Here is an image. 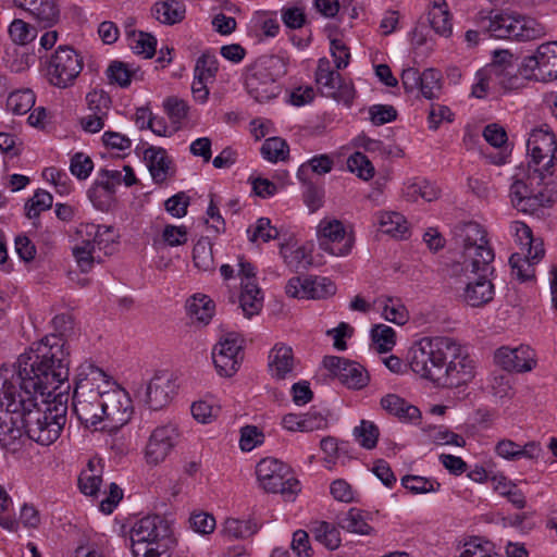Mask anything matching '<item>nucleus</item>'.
Masks as SVG:
<instances>
[{"instance_id": "obj_1", "label": "nucleus", "mask_w": 557, "mask_h": 557, "mask_svg": "<svg viewBox=\"0 0 557 557\" xmlns=\"http://www.w3.org/2000/svg\"><path fill=\"white\" fill-rule=\"evenodd\" d=\"M58 334L45 336L15 362L0 367V383H66L70 375L69 351L64 336L74 329L73 318L61 313L53 318Z\"/></svg>"}, {"instance_id": "obj_2", "label": "nucleus", "mask_w": 557, "mask_h": 557, "mask_svg": "<svg viewBox=\"0 0 557 557\" xmlns=\"http://www.w3.org/2000/svg\"><path fill=\"white\" fill-rule=\"evenodd\" d=\"M455 236L462 247V262L451 265L450 276L463 285V300L479 308L494 298V285L490 275L494 273V250L486 231L476 222H467L456 227Z\"/></svg>"}, {"instance_id": "obj_3", "label": "nucleus", "mask_w": 557, "mask_h": 557, "mask_svg": "<svg viewBox=\"0 0 557 557\" xmlns=\"http://www.w3.org/2000/svg\"><path fill=\"white\" fill-rule=\"evenodd\" d=\"M528 152L531 157L527 182L516 181L510 187L511 202L517 210L534 214L557 200V190L550 187L552 168L557 160L555 135L543 128L533 129L529 136Z\"/></svg>"}, {"instance_id": "obj_4", "label": "nucleus", "mask_w": 557, "mask_h": 557, "mask_svg": "<svg viewBox=\"0 0 557 557\" xmlns=\"http://www.w3.org/2000/svg\"><path fill=\"white\" fill-rule=\"evenodd\" d=\"M63 386L36 387L37 405L25 406L23 431L40 445L55 442L66 423L71 385Z\"/></svg>"}, {"instance_id": "obj_5", "label": "nucleus", "mask_w": 557, "mask_h": 557, "mask_svg": "<svg viewBox=\"0 0 557 557\" xmlns=\"http://www.w3.org/2000/svg\"><path fill=\"white\" fill-rule=\"evenodd\" d=\"M129 391L115 385L111 391L100 392L90 385H75L73 406L78 419L86 425L96 426L103 418L125 422L132 410Z\"/></svg>"}, {"instance_id": "obj_6", "label": "nucleus", "mask_w": 557, "mask_h": 557, "mask_svg": "<svg viewBox=\"0 0 557 557\" xmlns=\"http://www.w3.org/2000/svg\"><path fill=\"white\" fill-rule=\"evenodd\" d=\"M36 387L48 385H2L0 389V445L16 450L23 435L25 406H36Z\"/></svg>"}, {"instance_id": "obj_7", "label": "nucleus", "mask_w": 557, "mask_h": 557, "mask_svg": "<svg viewBox=\"0 0 557 557\" xmlns=\"http://www.w3.org/2000/svg\"><path fill=\"white\" fill-rule=\"evenodd\" d=\"M458 350V343L447 336L422 337L408 350V366L421 379L436 381L449 356Z\"/></svg>"}, {"instance_id": "obj_8", "label": "nucleus", "mask_w": 557, "mask_h": 557, "mask_svg": "<svg viewBox=\"0 0 557 557\" xmlns=\"http://www.w3.org/2000/svg\"><path fill=\"white\" fill-rule=\"evenodd\" d=\"M133 557H162L174 542L169 522L160 516H147L131 529Z\"/></svg>"}, {"instance_id": "obj_9", "label": "nucleus", "mask_w": 557, "mask_h": 557, "mask_svg": "<svg viewBox=\"0 0 557 557\" xmlns=\"http://www.w3.org/2000/svg\"><path fill=\"white\" fill-rule=\"evenodd\" d=\"M280 60L272 55H262L245 70L244 82L248 95L257 102H267L281 94L277 82Z\"/></svg>"}, {"instance_id": "obj_10", "label": "nucleus", "mask_w": 557, "mask_h": 557, "mask_svg": "<svg viewBox=\"0 0 557 557\" xmlns=\"http://www.w3.org/2000/svg\"><path fill=\"white\" fill-rule=\"evenodd\" d=\"M545 33V26L534 18L502 13L488 17L483 35L488 34L490 37L498 39L529 41L543 37Z\"/></svg>"}, {"instance_id": "obj_11", "label": "nucleus", "mask_w": 557, "mask_h": 557, "mask_svg": "<svg viewBox=\"0 0 557 557\" xmlns=\"http://www.w3.org/2000/svg\"><path fill=\"white\" fill-rule=\"evenodd\" d=\"M259 485L268 493H280L286 500H293L300 491L299 481L289 466L275 458H264L256 467Z\"/></svg>"}, {"instance_id": "obj_12", "label": "nucleus", "mask_w": 557, "mask_h": 557, "mask_svg": "<svg viewBox=\"0 0 557 557\" xmlns=\"http://www.w3.org/2000/svg\"><path fill=\"white\" fill-rule=\"evenodd\" d=\"M84 66L81 54L69 46H60L48 65V79L59 88L72 86Z\"/></svg>"}, {"instance_id": "obj_13", "label": "nucleus", "mask_w": 557, "mask_h": 557, "mask_svg": "<svg viewBox=\"0 0 557 557\" xmlns=\"http://www.w3.org/2000/svg\"><path fill=\"white\" fill-rule=\"evenodd\" d=\"M315 83L325 97L350 106L355 98V88L351 82L345 81L338 72L332 69L331 62L322 58L318 62Z\"/></svg>"}, {"instance_id": "obj_14", "label": "nucleus", "mask_w": 557, "mask_h": 557, "mask_svg": "<svg viewBox=\"0 0 557 557\" xmlns=\"http://www.w3.org/2000/svg\"><path fill=\"white\" fill-rule=\"evenodd\" d=\"M244 339L237 333H227L214 346L212 359L222 377H231L237 372L243 361Z\"/></svg>"}, {"instance_id": "obj_15", "label": "nucleus", "mask_w": 557, "mask_h": 557, "mask_svg": "<svg viewBox=\"0 0 557 557\" xmlns=\"http://www.w3.org/2000/svg\"><path fill=\"white\" fill-rule=\"evenodd\" d=\"M524 76L541 82L557 78V41L542 44L535 54L523 61Z\"/></svg>"}, {"instance_id": "obj_16", "label": "nucleus", "mask_w": 557, "mask_h": 557, "mask_svg": "<svg viewBox=\"0 0 557 557\" xmlns=\"http://www.w3.org/2000/svg\"><path fill=\"white\" fill-rule=\"evenodd\" d=\"M180 438L178 428L169 423L156 428L150 434L146 448L145 460L149 466L162 463L176 446Z\"/></svg>"}, {"instance_id": "obj_17", "label": "nucleus", "mask_w": 557, "mask_h": 557, "mask_svg": "<svg viewBox=\"0 0 557 557\" xmlns=\"http://www.w3.org/2000/svg\"><path fill=\"white\" fill-rule=\"evenodd\" d=\"M320 248L333 256H346L350 252L354 239L346 233L344 224L336 219H323L318 225Z\"/></svg>"}, {"instance_id": "obj_18", "label": "nucleus", "mask_w": 557, "mask_h": 557, "mask_svg": "<svg viewBox=\"0 0 557 557\" xmlns=\"http://www.w3.org/2000/svg\"><path fill=\"white\" fill-rule=\"evenodd\" d=\"M323 366L327 371L325 380H337L341 383H361L370 380L363 366L343 357L326 356L323 358Z\"/></svg>"}, {"instance_id": "obj_19", "label": "nucleus", "mask_w": 557, "mask_h": 557, "mask_svg": "<svg viewBox=\"0 0 557 557\" xmlns=\"http://www.w3.org/2000/svg\"><path fill=\"white\" fill-rule=\"evenodd\" d=\"M534 351L529 346L500 347L495 351V362L509 372L531 371L535 366Z\"/></svg>"}, {"instance_id": "obj_20", "label": "nucleus", "mask_w": 557, "mask_h": 557, "mask_svg": "<svg viewBox=\"0 0 557 557\" xmlns=\"http://www.w3.org/2000/svg\"><path fill=\"white\" fill-rule=\"evenodd\" d=\"M137 403L147 405L152 410L166 406L175 393L173 385H128Z\"/></svg>"}, {"instance_id": "obj_21", "label": "nucleus", "mask_w": 557, "mask_h": 557, "mask_svg": "<svg viewBox=\"0 0 557 557\" xmlns=\"http://www.w3.org/2000/svg\"><path fill=\"white\" fill-rule=\"evenodd\" d=\"M474 361L469 357L465 348L458 344V350L449 356L445 366V373L457 383H469L475 377Z\"/></svg>"}, {"instance_id": "obj_22", "label": "nucleus", "mask_w": 557, "mask_h": 557, "mask_svg": "<svg viewBox=\"0 0 557 557\" xmlns=\"http://www.w3.org/2000/svg\"><path fill=\"white\" fill-rule=\"evenodd\" d=\"M14 3L28 11L45 27L51 26L59 18L55 0H14Z\"/></svg>"}, {"instance_id": "obj_23", "label": "nucleus", "mask_w": 557, "mask_h": 557, "mask_svg": "<svg viewBox=\"0 0 557 557\" xmlns=\"http://www.w3.org/2000/svg\"><path fill=\"white\" fill-rule=\"evenodd\" d=\"M145 159L148 162V169L154 183L162 184L172 175V161L165 149L149 147L145 150Z\"/></svg>"}, {"instance_id": "obj_24", "label": "nucleus", "mask_w": 557, "mask_h": 557, "mask_svg": "<svg viewBox=\"0 0 557 557\" xmlns=\"http://www.w3.org/2000/svg\"><path fill=\"white\" fill-rule=\"evenodd\" d=\"M295 364L293 349L286 345H275L269 354V370L275 380H286Z\"/></svg>"}, {"instance_id": "obj_25", "label": "nucleus", "mask_w": 557, "mask_h": 557, "mask_svg": "<svg viewBox=\"0 0 557 557\" xmlns=\"http://www.w3.org/2000/svg\"><path fill=\"white\" fill-rule=\"evenodd\" d=\"M403 195L406 200L411 202L418 199L430 202L438 198L440 189L425 178L414 177L404 184Z\"/></svg>"}, {"instance_id": "obj_26", "label": "nucleus", "mask_w": 557, "mask_h": 557, "mask_svg": "<svg viewBox=\"0 0 557 557\" xmlns=\"http://www.w3.org/2000/svg\"><path fill=\"white\" fill-rule=\"evenodd\" d=\"M496 453L498 456L508 460H517L520 458L535 459L541 453V447L535 442H529L524 446H520L510 440H503L497 443Z\"/></svg>"}, {"instance_id": "obj_27", "label": "nucleus", "mask_w": 557, "mask_h": 557, "mask_svg": "<svg viewBox=\"0 0 557 557\" xmlns=\"http://www.w3.org/2000/svg\"><path fill=\"white\" fill-rule=\"evenodd\" d=\"M511 228L515 231L517 242L520 245V253H533L535 259H542L545 255V249L542 239L534 238L532 230L523 222L515 221Z\"/></svg>"}, {"instance_id": "obj_28", "label": "nucleus", "mask_w": 557, "mask_h": 557, "mask_svg": "<svg viewBox=\"0 0 557 557\" xmlns=\"http://www.w3.org/2000/svg\"><path fill=\"white\" fill-rule=\"evenodd\" d=\"M381 406L388 413L396 416L403 421L413 422L421 418V411L418 407L408 404L404 398L387 394L381 399Z\"/></svg>"}, {"instance_id": "obj_29", "label": "nucleus", "mask_w": 557, "mask_h": 557, "mask_svg": "<svg viewBox=\"0 0 557 557\" xmlns=\"http://www.w3.org/2000/svg\"><path fill=\"white\" fill-rule=\"evenodd\" d=\"M239 304L246 317L257 314L261 310L263 296L256 282H242Z\"/></svg>"}, {"instance_id": "obj_30", "label": "nucleus", "mask_w": 557, "mask_h": 557, "mask_svg": "<svg viewBox=\"0 0 557 557\" xmlns=\"http://www.w3.org/2000/svg\"><path fill=\"white\" fill-rule=\"evenodd\" d=\"M280 253L287 267L294 271L306 269L312 263L310 250L306 246L284 244Z\"/></svg>"}, {"instance_id": "obj_31", "label": "nucleus", "mask_w": 557, "mask_h": 557, "mask_svg": "<svg viewBox=\"0 0 557 557\" xmlns=\"http://www.w3.org/2000/svg\"><path fill=\"white\" fill-rule=\"evenodd\" d=\"M154 17L163 24H175L185 17V5L175 0L157 2L152 8Z\"/></svg>"}, {"instance_id": "obj_32", "label": "nucleus", "mask_w": 557, "mask_h": 557, "mask_svg": "<svg viewBox=\"0 0 557 557\" xmlns=\"http://www.w3.org/2000/svg\"><path fill=\"white\" fill-rule=\"evenodd\" d=\"M380 231L394 237H404L408 231L405 218L398 212H377L375 214Z\"/></svg>"}, {"instance_id": "obj_33", "label": "nucleus", "mask_w": 557, "mask_h": 557, "mask_svg": "<svg viewBox=\"0 0 557 557\" xmlns=\"http://www.w3.org/2000/svg\"><path fill=\"white\" fill-rule=\"evenodd\" d=\"M429 22L434 32L443 37H449L453 32V24L447 4L434 3L428 13Z\"/></svg>"}, {"instance_id": "obj_34", "label": "nucleus", "mask_w": 557, "mask_h": 557, "mask_svg": "<svg viewBox=\"0 0 557 557\" xmlns=\"http://www.w3.org/2000/svg\"><path fill=\"white\" fill-rule=\"evenodd\" d=\"M532 255L515 252L509 258L512 275L521 282L532 280L535 276L534 264L541 259H535Z\"/></svg>"}, {"instance_id": "obj_35", "label": "nucleus", "mask_w": 557, "mask_h": 557, "mask_svg": "<svg viewBox=\"0 0 557 557\" xmlns=\"http://www.w3.org/2000/svg\"><path fill=\"white\" fill-rule=\"evenodd\" d=\"M214 302L207 295H195L187 304V309L191 318L202 324H208L214 314Z\"/></svg>"}, {"instance_id": "obj_36", "label": "nucleus", "mask_w": 557, "mask_h": 557, "mask_svg": "<svg viewBox=\"0 0 557 557\" xmlns=\"http://www.w3.org/2000/svg\"><path fill=\"white\" fill-rule=\"evenodd\" d=\"M314 539L329 549H336L341 545L339 531L325 521L314 522L310 529Z\"/></svg>"}, {"instance_id": "obj_37", "label": "nucleus", "mask_w": 557, "mask_h": 557, "mask_svg": "<svg viewBox=\"0 0 557 557\" xmlns=\"http://www.w3.org/2000/svg\"><path fill=\"white\" fill-rule=\"evenodd\" d=\"M194 265L200 271H214L212 245L208 238L199 239L193 249Z\"/></svg>"}, {"instance_id": "obj_38", "label": "nucleus", "mask_w": 557, "mask_h": 557, "mask_svg": "<svg viewBox=\"0 0 557 557\" xmlns=\"http://www.w3.org/2000/svg\"><path fill=\"white\" fill-rule=\"evenodd\" d=\"M106 73L110 84H116L122 88H126L131 85L137 70L131 67L125 62L114 60L110 63Z\"/></svg>"}, {"instance_id": "obj_39", "label": "nucleus", "mask_w": 557, "mask_h": 557, "mask_svg": "<svg viewBox=\"0 0 557 557\" xmlns=\"http://www.w3.org/2000/svg\"><path fill=\"white\" fill-rule=\"evenodd\" d=\"M94 238L90 240L94 249L103 251L104 255H112L116 244V233L111 226L92 225Z\"/></svg>"}, {"instance_id": "obj_40", "label": "nucleus", "mask_w": 557, "mask_h": 557, "mask_svg": "<svg viewBox=\"0 0 557 557\" xmlns=\"http://www.w3.org/2000/svg\"><path fill=\"white\" fill-rule=\"evenodd\" d=\"M441 73L435 69H426L421 73L418 89L429 100L440 97L442 90Z\"/></svg>"}, {"instance_id": "obj_41", "label": "nucleus", "mask_w": 557, "mask_h": 557, "mask_svg": "<svg viewBox=\"0 0 557 557\" xmlns=\"http://www.w3.org/2000/svg\"><path fill=\"white\" fill-rule=\"evenodd\" d=\"M338 523L342 529L350 533L369 534L372 529L367 522L362 511L357 508H350L339 518Z\"/></svg>"}, {"instance_id": "obj_42", "label": "nucleus", "mask_w": 557, "mask_h": 557, "mask_svg": "<svg viewBox=\"0 0 557 557\" xmlns=\"http://www.w3.org/2000/svg\"><path fill=\"white\" fill-rule=\"evenodd\" d=\"M35 104V95L30 89L16 90L9 95L7 109L13 114H26Z\"/></svg>"}, {"instance_id": "obj_43", "label": "nucleus", "mask_w": 557, "mask_h": 557, "mask_svg": "<svg viewBox=\"0 0 557 557\" xmlns=\"http://www.w3.org/2000/svg\"><path fill=\"white\" fill-rule=\"evenodd\" d=\"M400 483L414 495L437 492L441 487V484L434 479L410 474L403 476Z\"/></svg>"}, {"instance_id": "obj_44", "label": "nucleus", "mask_w": 557, "mask_h": 557, "mask_svg": "<svg viewBox=\"0 0 557 557\" xmlns=\"http://www.w3.org/2000/svg\"><path fill=\"white\" fill-rule=\"evenodd\" d=\"M371 338L375 349L383 354L393 349L396 344V333L386 324H376L371 330Z\"/></svg>"}, {"instance_id": "obj_45", "label": "nucleus", "mask_w": 557, "mask_h": 557, "mask_svg": "<svg viewBox=\"0 0 557 557\" xmlns=\"http://www.w3.org/2000/svg\"><path fill=\"white\" fill-rule=\"evenodd\" d=\"M127 41L133 52L143 55L145 59H150L156 53L157 39L149 33L140 30Z\"/></svg>"}, {"instance_id": "obj_46", "label": "nucleus", "mask_w": 557, "mask_h": 557, "mask_svg": "<svg viewBox=\"0 0 557 557\" xmlns=\"http://www.w3.org/2000/svg\"><path fill=\"white\" fill-rule=\"evenodd\" d=\"M113 380L103 369L96 366L94 362L85 361L77 369L73 383L97 382L110 383Z\"/></svg>"}, {"instance_id": "obj_47", "label": "nucleus", "mask_w": 557, "mask_h": 557, "mask_svg": "<svg viewBox=\"0 0 557 557\" xmlns=\"http://www.w3.org/2000/svg\"><path fill=\"white\" fill-rule=\"evenodd\" d=\"M334 160L329 154H318L312 157L308 162L301 164L298 170L297 176L300 181L306 182V173L312 171L318 175L326 174L332 171Z\"/></svg>"}, {"instance_id": "obj_48", "label": "nucleus", "mask_w": 557, "mask_h": 557, "mask_svg": "<svg viewBox=\"0 0 557 557\" xmlns=\"http://www.w3.org/2000/svg\"><path fill=\"white\" fill-rule=\"evenodd\" d=\"M289 148L287 143L280 137H271L261 146L262 157L270 162L283 161L287 158Z\"/></svg>"}, {"instance_id": "obj_49", "label": "nucleus", "mask_w": 557, "mask_h": 557, "mask_svg": "<svg viewBox=\"0 0 557 557\" xmlns=\"http://www.w3.org/2000/svg\"><path fill=\"white\" fill-rule=\"evenodd\" d=\"M354 436L363 448L372 449L376 446L380 431L373 422L361 420L360 424L354 429Z\"/></svg>"}, {"instance_id": "obj_50", "label": "nucleus", "mask_w": 557, "mask_h": 557, "mask_svg": "<svg viewBox=\"0 0 557 557\" xmlns=\"http://www.w3.org/2000/svg\"><path fill=\"white\" fill-rule=\"evenodd\" d=\"M53 197L50 193L38 189L35 191L33 198L25 203V213L28 219H36L39 216L41 211H46L51 208Z\"/></svg>"}, {"instance_id": "obj_51", "label": "nucleus", "mask_w": 557, "mask_h": 557, "mask_svg": "<svg viewBox=\"0 0 557 557\" xmlns=\"http://www.w3.org/2000/svg\"><path fill=\"white\" fill-rule=\"evenodd\" d=\"M102 479L92 469L91 462L88 463V469L83 470L78 476V487L81 492L90 497H97L100 492Z\"/></svg>"}, {"instance_id": "obj_52", "label": "nucleus", "mask_w": 557, "mask_h": 557, "mask_svg": "<svg viewBox=\"0 0 557 557\" xmlns=\"http://www.w3.org/2000/svg\"><path fill=\"white\" fill-rule=\"evenodd\" d=\"M494 546L481 537H472L463 545L459 557H495Z\"/></svg>"}, {"instance_id": "obj_53", "label": "nucleus", "mask_w": 557, "mask_h": 557, "mask_svg": "<svg viewBox=\"0 0 557 557\" xmlns=\"http://www.w3.org/2000/svg\"><path fill=\"white\" fill-rule=\"evenodd\" d=\"M347 168L356 173L358 177L368 181L374 175V168L368 157L362 152H355L347 160Z\"/></svg>"}, {"instance_id": "obj_54", "label": "nucleus", "mask_w": 557, "mask_h": 557, "mask_svg": "<svg viewBox=\"0 0 557 557\" xmlns=\"http://www.w3.org/2000/svg\"><path fill=\"white\" fill-rule=\"evenodd\" d=\"M96 249L90 245V240H83L81 245L73 248V256L77 267L84 273L89 272L96 261Z\"/></svg>"}, {"instance_id": "obj_55", "label": "nucleus", "mask_w": 557, "mask_h": 557, "mask_svg": "<svg viewBox=\"0 0 557 557\" xmlns=\"http://www.w3.org/2000/svg\"><path fill=\"white\" fill-rule=\"evenodd\" d=\"M257 532V524L251 521L227 519L224 523V533L232 539H245Z\"/></svg>"}, {"instance_id": "obj_56", "label": "nucleus", "mask_w": 557, "mask_h": 557, "mask_svg": "<svg viewBox=\"0 0 557 557\" xmlns=\"http://www.w3.org/2000/svg\"><path fill=\"white\" fill-rule=\"evenodd\" d=\"M218 72V60L214 54L202 53L195 65L194 76L200 79H213Z\"/></svg>"}, {"instance_id": "obj_57", "label": "nucleus", "mask_w": 557, "mask_h": 557, "mask_svg": "<svg viewBox=\"0 0 557 557\" xmlns=\"http://www.w3.org/2000/svg\"><path fill=\"white\" fill-rule=\"evenodd\" d=\"M249 235V239L251 242H257L261 239L264 243H268L271 239L277 237V230L271 225V221L268 218H260L253 227H249L247 230Z\"/></svg>"}, {"instance_id": "obj_58", "label": "nucleus", "mask_w": 557, "mask_h": 557, "mask_svg": "<svg viewBox=\"0 0 557 557\" xmlns=\"http://www.w3.org/2000/svg\"><path fill=\"white\" fill-rule=\"evenodd\" d=\"M9 34L11 39L17 45H26L36 37V30L23 20H14L10 27Z\"/></svg>"}, {"instance_id": "obj_59", "label": "nucleus", "mask_w": 557, "mask_h": 557, "mask_svg": "<svg viewBox=\"0 0 557 557\" xmlns=\"http://www.w3.org/2000/svg\"><path fill=\"white\" fill-rule=\"evenodd\" d=\"M122 184V171L101 169L99 171V177L96 181V186L101 187L107 195L111 198L116 187Z\"/></svg>"}, {"instance_id": "obj_60", "label": "nucleus", "mask_w": 557, "mask_h": 557, "mask_svg": "<svg viewBox=\"0 0 557 557\" xmlns=\"http://www.w3.org/2000/svg\"><path fill=\"white\" fill-rule=\"evenodd\" d=\"M46 181L54 185L55 190L60 195H67L71 191V180L69 175L54 166L47 168L42 172Z\"/></svg>"}, {"instance_id": "obj_61", "label": "nucleus", "mask_w": 557, "mask_h": 557, "mask_svg": "<svg viewBox=\"0 0 557 557\" xmlns=\"http://www.w3.org/2000/svg\"><path fill=\"white\" fill-rule=\"evenodd\" d=\"M313 420L311 417L302 418L296 413H288L283 417L282 425L290 432H311L318 428Z\"/></svg>"}, {"instance_id": "obj_62", "label": "nucleus", "mask_w": 557, "mask_h": 557, "mask_svg": "<svg viewBox=\"0 0 557 557\" xmlns=\"http://www.w3.org/2000/svg\"><path fill=\"white\" fill-rule=\"evenodd\" d=\"M86 101L88 108L92 113L108 115L112 100L108 92L104 90H92L87 94Z\"/></svg>"}, {"instance_id": "obj_63", "label": "nucleus", "mask_w": 557, "mask_h": 557, "mask_svg": "<svg viewBox=\"0 0 557 557\" xmlns=\"http://www.w3.org/2000/svg\"><path fill=\"white\" fill-rule=\"evenodd\" d=\"M264 441V434L256 425H246L240 430L239 446L244 451H250Z\"/></svg>"}, {"instance_id": "obj_64", "label": "nucleus", "mask_w": 557, "mask_h": 557, "mask_svg": "<svg viewBox=\"0 0 557 557\" xmlns=\"http://www.w3.org/2000/svg\"><path fill=\"white\" fill-rule=\"evenodd\" d=\"M164 110L173 123H180L187 116L188 104L177 97H169L163 102Z\"/></svg>"}]
</instances>
